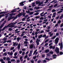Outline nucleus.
<instances>
[{
  "label": "nucleus",
  "mask_w": 63,
  "mask_h": 63,
  "mask_svg": "<svg viewBox=\"0 0 63 63\" xmlns=\"http://www.w3.org/2000/svg\"><path fill=\"white\" fill-rule=\"evenodd\" d=\"M17 22H16L15 23H14V22L12 23H10L7 26L9 28L11 27V28H13V27H15L14 25H15V24H16V23H17Z\"/></svg>",
  "instance_id": "obj_1"
},
{
  "label": "nucleus",
  "mask_w": 63,
  "mask_h": 63,
  "mask_svg": "<svg viewBox=\"0 0 63 63\" xmlns=\"http://www.w3.org/2000/svg\"><path fill=\"white\" fill-rule=\"evenodd\" d=\"M19 14L18 15V17H20L22 16H25V14H26V13H24L23 12H21L20 13V12H19Z\"/></svg>",
  "instance_id": "obj_2"
},
{
  "label": "nucleus",
  "mask_w": 63,
  "mask_h": 63,
  "mask_svg": "<svg viewBox=\"0 0 63 63\" xmlns=\"http://www.w3.org/2000/svg\"><path fill=\"white\" fill-rule=\"evenodd\" d=\"M36 5H38V6H40L43 4V2H40V1H36Z\"/></svg>",
  "instance_id": "obj_3"
},
{
  "label": "nucleus",
  "mask_w": 63,
  "mask_h": 63,
  "mask_svg": "<svg viewBox=\"0 0 63 63\" xmlns=\"http://www.w3.org/2000/svg\"><path fill=\"white\" fill-rule=\"evenodd\" d=\"M55 51L57 53H59V49L57 47H56L55 49Z\"/></svg>",
  "instance_id": "obj_4"
},
{
  "label": "nucleus",
  "mask_w": 63,
  "mask_h": 63,
  "mask_svg": "<svg viewBox=\"0 0 63 63\" xmlns=\"http://www.w3.org/2000/svg\"><path fill=\"white\" fill-rule=\"evenodd\" d=\"M14 18V16L12 17L11 16H10L8 18V21H10L11 19H13Z\"/></svg>",
  "instance_id": "obj_5"
},
{
  "label": "nucleus",
  "mask_w": 63,
  "mask_h": 63,
  "mask_svg": "<svg viewBox=\"0 0 63 63\" xmlns=\"http://www.w3.org/2000/svg\"><path fill=\"white\" fill-rule=\"evenodd\" d=\"M59 38L58 37H57L56 39H55V44L57 45L58 44V43L59 42Z\"/></svg>",
  "instance_id": "obj_6"
},
{
  "label": "nucleus",
  "mask_w": 63,
  "mask_h": 63,
  "mask_svg": "<svg viewBox=\"0 0 63 63\" xmlns=\"http://www.w3.org/2000/svg\"><path fill=\"white\" fill-rule=\"evenodd\" d=\"M20 8L19 7H18L17 8H15L13 10V11H11L12 13H15V12H16V10H19Z\"/></svg>",
  "instance_id": "obj_7"
},
{
  "label": "nucleus",
  "mask_w": 63,
  "mask_h": 63,
  "mask_svg": "<svg viewBox=\"0 0 63 63\" xmlns=\"http://www.w3.org/2000/svg\"><path fill=\"white\" fill-rule=\"evenodd\" d=\"M60 48L61 49H62L63 48V43L62 42H61V45L60 46Z\"/></svg>",
  "instance_id": "obj_8"
},
{
  "label": "nucleus",
  "mask_w": 63,
  "mask_h": 63,
  "mask_svg": "<svg viewBox=\"0 0 63 63\" xmlns=\"http://www.w3.org/2000/svg\"><path fill=\"white\" fill-rule=\"evenodd\" d=\"M13 46H17L18 45V43H16V42H15V43H14V42H13Z\"/></svg>",
  "instance_id": "obj_9"
},
{
  "label": "nucleus",
  "mask_w": 63,
  "mask_h": 63,
  "mask_svg": "<svg viewBox=\"0 0 63 63\" xmlns=\"http://www.w3.org/2000/svg\"><path fill=\"white\" fill-rule=\"evenodd\" d=\"M16 15V14L14 13H12L10 14H9V16H15Z\"/></svg>",
  "instance_id": "obj_10"
},
{
  "label": "nucleus",
  "mask_w": 63,
  "mask_h": 63,
  "mask_svg": "<svg viewBox=\"0 0 63 63\" xmlns=\"http://www.w3.org/2000/svg\"><path fill=\"white\" fill-rule=\"evenodd\" d=\"M49 34L50 35L49 36V37H51V36H52L53 34V33H51V32H50L49 33Z\"/></svg>",
  "instance_id": "obj_11"
},
{
  "label": "nucleus",
  "mask_w": 63,
  "mask_h": 63,
  "mask_svg": "<svg viewBox=\"0 0 63 63\" xmlns=\"http://www.w3.org/2000/svg\"><path fill=\"white\" fill-rule=\"evenodd\" d=\"M8 27V26H5L2 29V31H4V30H5V28H7Z\"/></svg>",
  "instance_id": "obj_12"
},
{
  "label": "nucleus",
  "mask_w": 63,
  "mask_h": 63,
  "mask_svg": "<svg viewBox=\"0 0 63 63\" xmlns=\"http://www.w3.org/2000/svg\"><path fill=\"white\" fill-rule=\"evenodd\" d=\"M19 4H20L19 6H24V4H23V2L20 3Z\"/></svg>",
  "instance_id": "obj_13"
},
{
  "label": "nucleus",
  "mask_w": 63,
  "mask_h": 63,
  "mask_svg": "<svg viewBox=\"0 0 63 63\" xmlns=\"http://www.w3.org/2000/svg\"><path fill=\"white\" fill-rule=\"evenodd\" d=\"M9 12L7 11L6 12H1L0 13V15H1V14H6V13H8Z\"/></svg>",
  "instance_id": "obj_14"
},
{
  "label": "nucleus",
  "mask_w": 63,
  "mask_h": 63,
  "mask_svg": "<svg viewBox=\"0 0 63 63\" xmlns=\"http://www.w3.org/2000/svg\"><path fill=\"white\" fill-rule=\"evenodd\" d=\"M36 43L37 44V46H38V45H39V42H38V39H37L36 41Z\"/></svg>",
  "instance_id": "obj_15"
},
{
  "label": "nucleus",
  "mask_w": 63,
  "mask_h": 63,
  "mask_svg": "<svg viewBox=\"0 0 63 63\" xmlns=\"http://www.w3.org/2000/svg\"><path fill=\"white\" fill-rule=\"evenodd\" d=\"M32 50H31L30 51V54H29V56H31L32 55Z\"/></svg>",
  "instance_id": "obj_16"
},
{
  "label": "nucleus",
  "mask_w": 63,
  "mask_h": 63,
  "mask_svg": "<svg viewBox=\"0 0 63 63\" xmlns=\"http://www.w3.org/2000/svg\"><path fill=\"white\" fill-rule=\"evenodd\" d=\"M33 47L34 46L33 45H30V49H31V48H33Z\"/></svg>",
  "instance_id": "obj_17"
},
{
  "label": "nucleus",
  "mask_w": 63,
  "mask_h": 63,
  "mask_svg": "<svg viewBox=\"0 0 63 63\" xmlns=\"http://www.w3.org/2000/svg\"><path fill=\"white\" fill-rule=\"evenodd\" d=\"M44 50V47H42V49L39 52H42V51H43V50Z\"/></svg>",
  "instance_id": "obj_18"
},
{
  "label": "nucleus",
  "mask_w": 63,
  "mask_h": 63,
  "mask_svg": "<svg viewBox=\"0 0 63 63\" xmlns=\"http://www.w3.org/2000/svg\"><path fill=\"white\" fill-rule=\"evenodd\" d=\"M20 44H19L18 45V46H17V48L18 49H20Z\"/></svg>",
  "instance_id": "obj_19"
},
{
  "label": "nucleus",
  "mask_w": 63,
  "mask_h": 63,
  "mask_svg": "<svg viewBox=\"0 0 63 63\" xmlns=\"http://www.w3.org/2000/svg\"><path fill=\"white\" fill-rule=\"evenodd\" d=\"M49 51V50L47 49L46 50L45 52L46 53H47V52H48Z\"/></svg>",
  "instance_id": "obj_20"
},
{
  "label": "nucleus",
  "mask_w": 63,
  "mask_h": 63,
  "mask_svg": "<svg viewBox=\"0 0 63 63\" xmlns=\"http://www.w3.org/2000/svg\"><path fill=\"white\" fill-rule=\"evenodd\" d=\"M63 18V14L61 16L60 18V19H61Z\"/></svg>",
  "instance_id": "obj_21"
},
{
  "label": "nucleus",
  "mask_w": 63,
  "mask_h": 63,
  "mask_svg": "<svg viewBox=\"0 0 63 63\" xmlns=\"http://www.w3.org/2000/svg\"><path fill=\"white\" fill-rule=\"evenodd\" d=\"M4 23H2V24L1 25L0 27L1 28H2V27H3V26H4Z\"/></svg>",
  "instance_id": "obj_22"
},
{
  "label": "nucleus",
  "mask_w": 63,
  "mask_h": 63,
  "mask_svg": "<svg viewBox=\"0 0 63 63\" xmlns=\"http://www.w3.org/2000/svg\"><path fill=\"white\" fill-rule=\"evenodd\" d=\"M35 2H33L32 3V6L33 7H34L35 6Z\"/></svg>",
  "instance_id": "obj_23"
},
{
  "label": "nucleus",
  "mask_w": 63,
  "mask_h": 63,
  "mask_svg": "<svg viewBox=\"0 0 63 63\" xmlns=\"http://www.w3.org/2000/svg\"><path fill=\"white\" fill-rule=\"evenodd\" d=\"M56 36H54L53 37H52L51 39H52V40H53V39H55L56 38Z\"/></svg>",
  "instance_id": "obj_24"
},
{
  "label": "nucleus",
  "mask_w": 63,
  "mask_h": 63,
  "mask_svg": "<svg viewBox=\"0 0 63 63\" xmlns=\"http://www.w3.org/2000/svg\"><path fill=\"white\" fill-rule=\"evenodd\" d=\"M20 37H17V41H19V40H20Z\"/></svg>",
  "instance_id": "obj_25"
},
{
  "label": "nucleus",
  "mask_w": 63,
  "mask_h": 63,
  "mask_svg": "<svg viewBox=\"0 0 63 63\" xmlns=\"http://www.w3.org/2000/svg\"><path fill=\"white\" fill-rule=\"evenodd\" d=\"M32 36H35V32L34 31H33L32 33Z\"/></svg>",
  "instance_id": "obj_26"
},
{
  "label": "nucleus",
  "mask_w": 63,
  "mask_h": 63,
  "mask_svg": "<svg viewBox=\"0 0 63 63\" xmlns=\"http://www.w3.org/2000/svg\"><path fill=\"white\" fill-rule=\"evenodd\" d=\"M59 54L60 55H62L63 54V53L62 51H61L59 53Z\"/></svg>",
  "instance_id": "obj_27"
},
{
  "label": "nucleus",
  "mask_w": 63,
  "mask_h": 63,
  "mask_svg": "<svg viewBox=\"0 0 63 63\" xmlns=\"http://www.w3.org/2000/svg\"><path fill=\"white\" fill-rule=\"evenodd\" d=\"M42 36H43V35H40V36H38V38L39 39H40V38H41L42 37Z\"/></svg>",
  "instance_id": "obj_28"
},
{
  "label": "nucleus",
  "mask_w": 63,
  "mask_h": 63,
  "mask_svg": "<svg viewBox=\"0 0 63 63\" xmlns=\"http://www.w3.org/2000/svg\"><path fill=\"white\" fill-rule=\"evenodd\" d=\"M61 20H59L58 22V24H60V23H61Z\"/></svg>",
  "instance_id": "obj_29"
},
{
  "label": "nucleus",
  "mask_w": 63,
  "mask_h": 63,
  "mask_svg": "<svg viewBox=\"0 0 63 63\" xmlns=\"http://www.w3.org/2000/svg\"><path fill=\"white\" fill-rule=\"evenodd\" d=\"M6 60L7 61H9L10 60V58L9 57H8L6 58Z\"/></svg>",
  "instance_id": "obj_30"
},
{
  "label": "nucleus",
  "mask_w": 63,
  "mask_h": 63,
  "mask_svg": "<svg viewBox=\"0 0 63 63\" xmlns=\"http://www.w3.org/2000/svg\"><path fill=\"white\" fill-rule=\"evenodd\" d=\"M59 33H56V34L55 36L56 37H57L58 36H59Z\"/></svg>",
  "instance_id": "obj_31"
},
{
  "label": "nucleus",
  "mask_w": 63,
  "mask_h": 63,
  "mask_svg": "<svg viewBox=\"0 0 63 63\" xmlns=\"http://www.w3.org/2000/svg\"><path fill=\"white\" fill-rule=\"evenodd\" d=\"M7 38L4 37L3 38L2 40H3V41H6V40H7Z\"/></svg>",
  "instance_id": "obj_32"
},
{
  "label": "nucleus",
  "mask_w": 63,
  "mask_h": 63,
  "mask_svg": "<svg viewBox=\"0 0 63 63\" xmlns=\"http://www.w3.org/2000/svg\"><path fill=\"white\" fill-rule=\"evenodd\" d=\"M37 49H36L34 52L33 53V54L34 55L35 54V53H36V52H37Z\"/></svg>",
  "instance_id": "obj_33"
},
{
  "label": "nucleus",
  "mask_w": 63,
  "mask_h": 63,
  "mask_svg": "<svg viewBox=\"0 0 63 63\" xmlns=\"http://www.w3.org/2000/svg\"><path fill=\"white\" fill-rule=\"evenodd\" d=\"M34 14V12H32L30 13V15H33Z\"/></svg>",
  "instance_id": "obj_34"
},
{
  "label": "nucleus",
  "mask_w": 63,
  "mask_h": 63,
  "mask_svg": "<svg viewBox=\"0 0 63 63\" xmlns=\"http://www.w3.org/2000/svg\"><path fill=\"white\" fill-rule=\"evenodd\" d=\"M49 53L51 54H53V52L52 51H50L49 52Z\"/></svg>",
  "instance_id": "obj_35"
},
{
  "label": "nucleus",
  "mask_w": 63,
  "mask_h": 63,
  "mask_svg": "<svg viewBox=\"0 0 63 63\" xmlns=\"http://www.w3.org/2000/svg\"><path fill=\"white\" fill-rule=\"evenodd\" d=\"M35 17V18L36 19H38V18H39L40 17V16H36Z\"/></svg>",
  "instance_id": "obj_36"
},
{
  "label": "nucleus",
  "mask_w": 63,
  "mask_h": 63,
  "mask_svg": "<svg viewBox=\"0 0 63 63\" xmlns=\"http://www.w3.org/2000/svg\"><path fill=\"white\" fill-rule=\"evenodd\" d=\"M40 19V20H43L44 19V17H41L39 18Z\"/></svg>",
  "instance_id": "obj_37"
},
{
  "label": "nucleus",
  "mask_w": 63,
  "mask_h": 63,
  "mask_svg": "<svg viewBox=\"0 0 63 63\" xmlns=\"http://www.w3.org/2000/svg\"><path fill=\"white\" fill-rule=\"evenodd\" d=\"M62 11H60L57 12V14H60V13H62Z\"/></svg>",
  "instance_id": "obj_38"
},
{
  "label": "nucleus",
  "mask_w": 63,
  "mask_h": 63,
  "mask_svg": "<svg viewBox=\"0 0 63 63\" xmlns=\"http://www.w3.org/2000/svg\"><path fill=\"white\" fill-rule=\"evenodd\" d=\"M45 59H46V60H48V61H49V60H50L49 59L47 58H45Z\"/></svg>",
  "instance_id": "obj_39"
},
{
  "label": "nucleus",
  "mask_w": 63,
  "mask_h": 63,
  "mask_svg": "<svg viewBox=\"0 0 63 63\" xmlns=\"http://www.w3.org/2000/svg\"><path fill=\"white\" fill-rule=\"evenodd\" d=\"M58 5V4L56 3V4H55L54 6V7H56L57 6V5Z\"/></svg>",
  "instance_id": "obj_40"
},
{
  "label": "nucleus",
  "mask_w": 63,
  "mask_h": 63,
  "mask_svg": "<svg viewBox=\"0 0 63 63\" xmlns=\"http://www.w3.org/2000/svg\"><path fill=\"white\" fill-rule=\"evenodd\" d=\"M26 18H22V21H25V19Z\"/></svg>",
  "instance_id": "obj_41"
},
{
  "label": "nucleus",
  "mask_w": 63,
  "mask_h": 63,
  "mask_svg": "<svg viewBox=\"0 0 63 63\" xmlns=\"http://www.w3.org/2000/svg\"><path fill=\"white\" fill-rule=\"evenodd\" d=\"M56 12V10H54V9H53L52 10V12L53 13V12Z\"/></svg>",
  "instance_id": "obj_42"
},
{
  "label": "nucleus",
  "mask_w": 63,
  "mask_h": 63,
  "mask_svg": "<svg viewBox=\"0 0 63 63\" xmlns=\"http://www.w3.org/2000/svg\"><path fill=\"white\" fill-rule=\"evenodd\" d=\"M36 57H37V56H35L34 57H33V59H36Z\"/></svg>",
  "instance_id": "obj_43"
},
{
  "label": "nucleus",
  "mask_w": 63,
  "mask_h": 63,
  "mask_svg": "<svg viewBox=\"0 0 63 63\" xmlns=\"http://www.w3.org/2000/svg\"><path fill=\"white\" fill-rule=\"evenodd\" d=\"M26 12L27 13V14H30V11H26Z\"/></svg>",
  "instance_id": "obj_44"
},
{
  "label": "nucleus",
  "mask_w": 63,
  "mask_h": 63,
  "mask_svg": "<svg viewBox=\"0 0 63 63\" xmlns=\"http://www.w3.org/2000/svg\"><path fill=\"white\" fill-rule=\"evenodd\" d=\"M55 56L57 57V55H56L55 54L53 55V57H55Z\"/></svg>",
  "instance_id": "obj_45"
},
{
  "label": "nucleus",
  "mask_w": 63,
  "mask_h": 63,
  "mask_svg": "<svg viewBox=\"0 0 63 63\" xmlns=\"http://www.w3.org/2000/svg\"><path fill=\"white\" fill-rule=\"evenodd\" d=\"M3 61H4V60H3V59H0V62H2Z\"/></svg>",
  "instance_id": "obj_46"
},
{
  "label": "nucleus",
  "mask_w": 63,
  "mask_h": 63,
  "mask_svg": "<svg viewBox=\"0 0 63 63\" xmlns=\"http://www.w3.org/2000/svg\"><path fill=\"white\" fill-rule=\"evenodd\" d=\"M12 42V41H11V40H8L7 41V43H10V42Z\"/></svg>",
  "instance_id": "obj_47"
},
{
  "label": "nucleus",
  "mask_w": 63,
  "mask_h": 63,
  "mask_svg": "<svg viewBox=\"0 0 63 63\" xmlns=\"http://www.w3.org/2000/svg\"><path fill=\"white\" fill-rule=\"evenodd\" d=\"M15 61V60L14 59L11 60V62H14V61Z\"/></svg>",
  "instance_id": "obj_48"
},
{
  "label": "nucleus",
  "mask_w": 63,
  "mask_h": 63,
  "mask_svg": "<svg viewBox=\"0 0 63 63\" xmlns=\"http://www.w3.org/2000/svg\"><path fill=\"white\" fill-rule=\"evenodd\" d=\"M44 21H45V22H47V19H46L44 20Z\"/></svg>",
  "instance_id": "obj_49"
},
{
  "label": "nucleus",
  "mask_w": 63,
  "mask_h": 63,
  "mask_svg": "<svg viewBox=\"0 0 63 63\" xmlns=\"http://www.w3.org/2000/svg\"><path fill=\"white\" fill-rule=\"evenodd\" d=\"M48 41H49V40H48V39H47V40L45 41V43H46L47 42H48Z\"/></svg>",
  "instance_id": "obj_50"
},
{
  "label": "nucleus",
  "mask_w": 63,
  "mask_h": 63,
  "mask_svg": "<svg viewBox=\"0 0 63 63\" xmlns=\"http://www.w3.org/2000/svg\"><path fill=\"white\" fill-rule=\"evenodd\" d=\"M41 62V61L40 60H39L37 62V63H40Z\"/></svg>",
  "instance_id": "obj_51"
},
{
  "label": "nucleus",
  "mask_w": 63,
  "mask_h": 63,
  "mask_svg": "<svg viewBox=\"0 0 63 63\" xmlns=\"http://www.w3.org/2000/svg\"><path fill=\"white\" fill-rule=\"evenodd\" d=\"M61 27H62L63 26V23H62L61 25L60 26Z\"/></svg>",
  "instance_id": "obj_52"
},
{
  "label": "nucleus",
  "mask_w": 63,
  "mask_h": 63,
  "mask_svg": "<svg viewBox=\"0 0 63 63\" xmlns=\"http://www.w3.org/2000/svg\"><path fill=\"white\" fill-rule=\"evenodd\" d=\"M46 37V34H44L42 36V37H44L45 38V37Z\"/></svg>",
  "instance_id": "obj_53"
},
{
  "label": "nucleus",
  "mask_w": 63,
  "mask_h": 63,
  "mask_svg": "<svg viewBox=\"0 0 63 63\" xmlns=\"http://www.w3.org/2000/svg\"><path fill=\"white\" fill-rule=\"evenodd\" d=\"M27 57H28V56L27 55H26L25 56L24 58H27Z\"/></svg>",
  "instance_id": "obj_54"
},
{
  "label": "nucleus",
  "mask_w": 63,
  "mask_h": 63,
  "mask_svg": "<svg viewBox=\"0 0 63 63\" xmlns=\"http://www.w3.org/2000/svg\"><path fill=\"white\" fill-rule=\"evenodd\" d=\"M39 13L37 12V13H36L35 14V16H37V15H39Z\"/></svg>",
  "instance_id": "obj_55"
},
{
  "label": "nucleus",
  "mask_w": 63,
  "mask_h": 63,
  "mask_svg": "<svg viewBox=\"0 0 63 63\" xmlns=\"http://www.w3.org/2000/svg\"><path fill=\"white\" fill-rule=\"evenodd\" d=\"M14 48H15V47H12L10 49V50H13V49H14Z\"/></svg>",
  "instance_id": "obj_56"
},
{
  "label": "nucleus",
  "mask_w": 63,
  "mask_h": 63,
  "mask_svg": "<svg viewBox=\"0 0 63 63\" xmlns=\"http://www.w3.org/2000/svg\"><path fill=\"white\" fill-rule=\"evenodd\" d=\"M48 2V0H46V1L45 2V3H47Z\"/></svg>",
  "instance_id": "obj_57"
},
{
  "label": "nucleus",
  "mask_w": 63,
  "mask_h": 63,
  "mask_svg": "<svg viewBox=\"0 0 63 63\" xmlns=\"http://www.w3.org/2000/svg\"><path fill=\"white\" fill-rule=\"evenodd\" d=\"M8 46V44H4V46Z\"/></svg>",
  "instance_id": "obj_58"
},
{
  "label": "nucleus",
  "mask_w": 63,
  "mask_h": 63,
  "mask_svg": "<svg viewBox=\"0 0 63 63\" xmlns=\"http://www.w3.org/2000/svg\"><path fill=\"white\" fill-rule=\"evenodd\" d=\"M28 43V42L26 41H24V44H27Z\"/></svg>",
  "instance_id": "obj_59"
},
{
  "label": "nucleus",
  "mask_w": 63,
  "mask_h": 63,
  "mask_svg": "<svg viewBox=\"0 0 63 63\" xmlns=\"http://www.w3.org/2000/svg\"><path fill=\"white\" fill-rule=\"evenodd\" d=\"M26 50V49H25V48H23L22 49V51H25V50Z\"/></svg>",
  "instance_id": "obj_60"
},
{
  "label": "nucleus",
  "mask_w": 63,
  "mask_h": 63,
  "mask_svg": "<svg viewBox=\"0 0 63 63\" xmlns=\"http://www.w3.org/2000/svg\"><path fill=\"white\" fill-rule=\"evenodd\" d=\"M13 53V52H11L10 53V55H12Z\"/></svg>",
  "instance_id": "obj_61"
},
{
  "label": "nucleus",
  "mask_w": 63,
  "mask_h": 63,
  "mask_svg": "<svg viewBox=\"0 0 63 63\" xmlns=\"http://www.w3.org/2000/svg\"><path fill=\"white\" fill-rule=\"evenodd\" d=\"M58 26V24H57L55 25V27H56V26Z\"/></svg>",
  "instance_id": "obj_62"
},
{
  "label": "nucleus",
  "mask_w": 63,
  "mask_h": 63,
  "mask_svg": "<svg viewBox=\"0 0 63 63\" xmlns=\"http://www.w3.org/2000/svg\"><path fill=\"white\" fill-rule=\"evenodd\" d=\"M22 52L21 50L19 52V54H21V53H22Z\"/></svg>",
  "instance_id": "obj_63"
},
{
  "label": "nucleus",
  "mask_w": 63,
  "mask_h": 63,
  "mask_svg": "<svg viewBox=\"0 0 63 63\" xmlns=\"http://www.w3.org/2000/svg\"><path fill=\"white\" fill-rule=\"evenodd\" d=\"M59 18V16H58L56 18V19H58Z\"/></svg>",
  "instance_id": "obj_64"
}]
</instances>
